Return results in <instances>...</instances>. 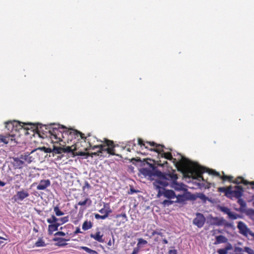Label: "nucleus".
Listing matches in <instances>:
<instances>
[{
    "label": "nucleus",
    "mask_w": 254,
    "mask_h": 254,
    "mask_svg": "<svg viewBox=\"0 0 254 254\" xmlns=\"http://www.w3.org/2000/svg\"><path fill=\"white\" fill-rule=\"evenodd\" d=\"M5 183L3 182L0 181V186L3 187L5 185Z\"/></svg>",
    "instance_id": "obj_50"
},
{
    "label": "nucleus",
    "mask_w": 254,
    "mask_h": 254,
    "mask_svg": "<svg viewBox=\"0 0 254 254\" xmlns=\"http://www.w3.org/2000/svg\"><path fill=\"white\" fill-rule=\"evenodd\" d=\"M61 225L60 223L55 224H50L48 226V233L49 234H52L53 233L57 231L58 227Z\"/></svg>",
    "instance_id": "obj_24"
},
{
    "label": "nucleus",
    "mask_w": 254,
    "mask_h": 254,
    "mask_svg": "<svg viewBox=\"0 0 254 254\" xmlns=\"http://www.w3.org/2000/svg\"><path fill=\"white\" fill-rule=\"evenodd\" d=\"M81 142L77 141L74 145L71 146L58 147L54 145L52 149V152L55 154H61L62 153H71L73 156V154L76 152L80 147L81 146Z\"/></svg>",
    "instance_id": "obj_7"
},
{
    "label": "nucleus",
    "mask_w": 254,
    "mask_h": 254,
    "mask_svg": "<svg viewBox=\"0 0 254 254\" xmlns=\"http://www.w3.org/2000/svg\"><path fill=\"white\" fill-rule=\"evenodd\" d=\"M163 186H161L159 188H155L158 189V195H163L168 199H172L176 197L175 193L172 190H166Z\"/></svg>",
    "instance_id": "obj_10"
},
{
    "label": "nucleus",
    "mask_w": 254,
    "mask_h": 254,
    "mask_svg": "<svg viewBox=\"0 0 254 254\" xmlns=\"http://www.w3.org/2000/svg\"><path fill=\"white\" fill-rule=\"evenodd\" d=\"M93 226L92 223L90 221H85L82 226V228L84 231L88 230L91 229Z\"/></svg>",
    "instance_id": "obj_29"
},
{
    "label": "nucleus",
    "mask_w": 254,
    "mask_h": 254,
    "mask_svg": "<svg viewBox=\"0 0 254 254\" xmlns=\"http://www.w3.org/2000/svg\"><path fill=\"white\" fill-rule=\"evenodd\" d=\"M105 215H107V218L108 217V215L109 214H110L112 212V210L108 207L107 209H105Z\"/></svg>",
    "instance_id": "obj_45"
},
{
    "label": "nucleus",
    "mask_w": 254,
    "mask_h": 254,
    "mask_svg": "<svg viewBox=\"0 0 254 254\" xmlns=\"http://www.w3.org/2000/svg\"><path fill=\"white\" fill-rule=\"evenodd\" d=\"M237 199H238L237 202L239 203V204L240 205V208L241 209H244L247 206L246 201L244 199L241 198V197H239V198H237Z\"/></svg>",
    "instance_id": "obj_33"
},
{
    "label": "nucleus",
    "mask_w": 254,
    "mask_h": 254,
    "mask_svg": "<svg viewBox=\"0 0 254 254\" xmlns=\"http://www.w3.org/2000/svg\"><path fill=\"white\" fill-rule=\"evenodd\" d=\"M162 230H163L161 229H160L159 231H158L157 230H153L151 233V235L150 236V238H151L152 236H155V235H158L161 238H162V243L163 244H167L168 243V241L165 238H164V239L163 238V237H164V235H163V233L161 232V231H162Z\"/></svg>",
    "instance_id": "obj_20"
},
{
    "label": "nucleus",
    "mask_w": 254,
    "mask_h": 254,
    "mask_svg": "<svg viewBox=\"0 0 254 254\" xmlns=\"http://www.w3.org/2000/svg\"><path fill=\"white\" fill-rule=\"evenodd\" d=\"M136 146V144L134 142V139L133 140H130L128 142V143L126 145L125 147H127L128 146L129 147L131 148L132 150L134 149V147Z\"/></svg>",
    "instance_id": "obj_37"
},
{
    "label": "nucleus",
    "mask_w": 254,
    "mask_h": 254,
    "mask_svg": "<svg viewBox=\"0 0 254 254\" xmlns=\"http://www.w3.org/2000/svg\"><path fill=\"white\" fill-rule=\"evenodd\" d=\"M140 251V249H139L138 247L134 248L133 249V252L131 254H137L138 252Z\"/></svg>",
    "instance_id": "obj_46"
},
{
    "label": "nucleus",
    "mask_w": 254,
    "mask_h": 254,
    "mask_svg": "<svg viewBox=\"0 0 254 254\" xmlns=\"http://www.w3.org/2000/svg\"><path fill=\"white\" fill-rule=\"evenodd\" d=\"M59 221V219H58L55 216L53 215L50 218H48L47 220V221L49 224H55L58 223V221Z\"/></svg>",
    "instance_id": "obj_34"
},
{
    "label": "nucleus",
    "mask_w": 254,
    "mask_h": 254,
    "mask_svg": "<svg viewBox=\"0 0 254 254\" xmlns=\"http://www.w3.org/2000/svg\"><path fill=\"white\" fill-rule=\"evenodd\" d=\"M146 164L149 166V168H143L141 169L140 172L145 177H156L157 179L153 182V186L155 188H159L161 184L159 182H162L164 180L165 173H162L159 171L154 164L149 163L146 161Z\"/></svg>",
    "instance_id": "obj_4"
},
{
    "label": "nucleus",
    "mask_w": 254,
    "mask_h": 254,
    "mask_svg": "<svg viewBox=\"0 0 254 254\" xmlns=\"http://www.w3.org/2000/svg\"><path fill=\"white\" fill-rule=\"evenodd\" d=\"M84 150H82L80 149V147L79 149L76 151V152L75 153L73 154V156H86V158H88V157H93V156H99L100 153L102 154L103 153H100L99 152V150L97 152H92V153H89V152H85Z\"/></svg>",
    "instance_id": "obj_14"
},
{
    "label": "nucleus",
    "mask_w": 254,
    "mask_h": 254,
    "mask_svg": "<svg viewBox=\"0 0 254 254\" xmlns=\"http://www.w3.org/2000/svg\"><path fill=\"white\" fill-rule=\"evenodd\" d=\"M49 132L52 141L55 142L62 141L66 137H67L66 140L67 142L69 139L71 140L73 138H77L78 141L79 139L78 138L79 137L80 139L83 140L84 143L87 142L89 145L88 146L81 148L82 150L87 151L90 149L99 148V152L100 153L107 152L110 155L118 156V154L115 153V147L116 145L112 140L105 139L104 144L98 145L96 144V142H102V141L98 140L95 136H91L89 133L85 136L84 133L77 130L72 128L67 129L65 127L61 126L59 125H53Z\"/></svg>",
    "instance_id": "obj_1"
},
{
    "label": "nucleus",
    "mask_w": 254,
    "mask_h": 254,
    "mask_svg": "<svg viewBox=\"0 0 254 254\" xmlns=\"http://www.w3.org/2000/svg\"><path fill=\"white\" fill-rule=\"evenodd\" d=\"M46 152H49V153L52 152V149L51 148H47Z\"/></svg>",
    "instance_id": "obj_52"
},
{
    "label": "nucleus",
    "mask_w": 254,
    "mask_h": 254,
    "mask_svg": "<svg viewBox=\"0 0 254 254\" xmlns=\"http://www.w3.org/2000/svg\"><path fill=\"white\" fill-rule=\"evenodd\" d=\"M179 163L183 168L185 176L196 179L199 181H204L202 174L204 172L220 178L221 177L220 173L215 170L202 167L197 163L193 162L186 158L181 160Z\"/></svg>",
    "instance_id": "obj_2"
},
{
    "label": "nucleus",
    "mask_w": 254,
    "mask_h": 254,
    "mask_svg": "<svg viewBox=\"0 0 254 254\" xmlns=\"http://www.w3.org/2000/svg\"><path fill=\"white\" fill-rule=\"evenodd\" d=\"M233 249L232 246L229 243L224 248L218 249L217 251L218 254H227L228 251Z\"/></svg>",
    "instance_id": "obj_25"
},
{
    "label": "nucleus",
    "mask_w": 254,
    "mask_h": 254,
    "mask_svg": "<svg viewBox=\"0 0 254 254\" xmlns=\"http://www.w3.org/2000/svg\"><path fill=\"white\" fill-rule=\"evenodd\" d=\"M244 251L248 253V254H254V251L248 247H246L244 248Z\"/></svg>",
    "instance_id": "obj_38"
},
{
    "label": "nucleus",
    "mask_w": 254,
    "mask_h": 254,
    "mask_svg": "<svg viewBox=\"0 0 254 254\" xmlns=\"http://www.w3.org/2000/svg\"><path fill=\"white\" fill-rule=\"evenodd\" d=\"M116 218L119 219L121 218L120 220H117V225L118 226L120 225L121 224H124L126 223L127 221V217L125 213H123L122 214H117L115 216Z\"/></svg>",
    "instance_id": "obj_19"
},
{
    "label": "nucleus",
    "mask_w": 254,
    "mask_h": 254,
    "mask_svg": "<svg viewBox=\"0 0 254 254\" xmlns=\"http://www.w3.org/2000/svg\"><path fill=\"white\" fill-rule=\"evenodd\" d=\"M91 203H92L91 200L88 197H86L84 200L79 201V202H78V203H77V205H80L81 206H84L87 205V206H89L91 205Z\"/></svg>",
    "instance_id": "obj_28"
},
{
    "label": "nucleus",
    "mask_w": 254,
    "mask_h": 254,
    "mask_svg": "<svg viewBox=\"0 0 254 254\" xmlns=\"http://www.w3.org/2000/svg\"><path fill=\"white\" fill-rule=\"evenodd\" d=\"M51 185L50 180H42L40 181L39 185L37 186L38 190H45Z\"/></svg>",
    "instance_id": "obj_16"
},
{
    "label": "nucleus",
    "mask_w": 254,
    "mask_h": 254,
    "mask_svg": "<svg viewBox=\"0 0 254 254\" xmlns=\"http://www.w3.org/2000/svg\"><path fill=\"white\" fill-rule=\"evenodd\" d=\"M205 220V218L202 214L200 213H196V217L193 219L192 223L198 228H200L203 226Z\"/></svg>",
    "instance_id": "obj_12"
},
{
    "label": "nucleus",
    "mask_w": 254,
    "mask_h": 254,
    "mask_svg": "<svg viewBox=\"0 0 254 254\" xmlns=\"http://www.w3.org/2000/svg\"><path fill=\"white\" fill-rule=\"evenodd\" d=\"M29 196V194L27 190L22 189L20 191H17L16 195L14 196L15 200L22 201L24 199L28 197Z\"/></svg>",
    "instance_id": "obj_15"
},
{
    "label": "nucleus",
    "mask_w": 254,
    "mask_h": 254,
    "mask_svg": "<svg viewBox=\"0 0 254 254\" xmlns=\"http://www.w3.org/2000/svg\"><path fill=\"white\" fill-rule=\"evenodd\" d=\"M12 181V178L11 177L9 178V180H8V181L9 182Z\"/></svg>",
    "instance_id": "obj_56"
},
{
    "label": "nucleus",
    "mask_w": 254,
    "mask_h": 254,
    "mask_svg": "<svg viewBox=\"0 0 254 254\" xmlns=\"http://www.w3.org/2000/svg\"><path fill=\"white\" fill-rule=\"evenodd\" d=\"M235 252H236V253L237 252L238 253H241L243 251V249L242 248H240V247H236L235 248V250H234Z\"/></svg>",
    "instance_id": "obj_47"
},
{
    "label": "nucleus",
    "mask_w": 254,
    "mask_h": 254,
    "mask_svg": "<svg viewBox=\"0 0 254 254\" xmlns=\"http://www.w3.org/2000/svg\"><path fill=\"white\" fill-rule=\"evenodd\" d=\"M35 246L37 247H42L46 246L45 242L42 239H39L35 243Z\"/></svg>",
    "instance_id": "obj_35"
},
{
    "label": "nucleus",
    "mask_w": 254,
    "mask_h": 254,
    "mask_svg": "<svg viewBox=\"0 0 254 254\" xmlns=\"http://www.w3.org/2000/svg\"><path fill=\"white\" fill-rule=\"evenodd\" d=\"M15 135L13 134H7L5 135H0V142L5 144L9 143L11 145H15L17 143Z\"/></svg>",
    "instance_id": "obj_11"
},
{
    "label": "nucleus",
    "mask_w": 254,
    "mask_h": 254,
    "mask_svg": "<svg viewBox=\"0 0 254 254\" xmlns=\"http://www.w3.org/2000/svg\"><path fill=\"white\" fill-rule=\"evenodd\" d=\"M0 239L5 240V238L0 236Z\"/></svg>",
    "instance_id": "obj_57"
},
{
    "label": "nucleus",
    "mask_w": 254,
    "mask_h": 254,
    "mask_svg": "<svg viewBox=\"0 0 254 254\" xmlns=\"http://www.w3.org/2000/svg\"><path fill=\"white\" fill-rule=\"evenodd\" d=\"M25 165L24 162L20 158H15L14 159L13 166L18 169L22 168Z\"/></svg>",
    "instance_id": "obj_23"
},
{
    "label": "nucleus",
    "mask_w": 254,
    "mask_h": 254,
    "mask_svg": "<svg viewBox=\"0 0 254 254\" xmlns=\"http://www.w3.org/2000/svg\"><path fill=\"white\" fill-rule=\"evenodd\" d=\"M133 160L139 161V159L136 160L135 158H132L131 159V161H133Z\"/></svg>",
    "instance_id": "obj_55"
},
{
    "label": "nucleus",
    "mask_w": 254,
    "mask_h": 254,
    "mask_svg": "<svg viewBox=\"0 0 254 254\" xmlns=\"http://www.w3.org/2000/svg\"><path fill=\"white\" fill-rule=\"evenodd\" d=\"M168 254H177V251L176 250H171L169 251Z\"/></svg>",
    "instance_id": "obj_48"
},
{
    "label": "nucleus",
    "mask_w": 254,
    "mask_h": 254,
    "mask_svg": "<svg viewBox=\"0 0 254 254\" xmlns=\"http://www.w3.org/2000/svg\"><path fill=\"white\" fill-rule=\"evenodd\" d=\"M108 246H112L113 244L111 240L109 241V242L107 243Z\"/></svg>",
    "instance_id": "obj_51"
},
{
    "label": "nucleus",
    "mask_w": 254,
    "mask_h": 254,
    "mask_svg": "<svg viewBox=\"0 0 254 254\" xmlns=\"http://www.w3.org/2000/svg\"><path fill=\"white\" fill-rule=\"evenodd\" d=\"M105 210L104 208H102V209H101V210H99V212L100 213H105Z\"/></svg>",
    "instance_id": "obj_54"
},
{
    "label": "nucleus",
    "mask_w": 254,
    "mask_h": 254,
    "mask_svg": "<svg viewBox=\"0 0 254 254\" xmlns=\"http://www.w3.org/2000/svg\"><path fill=\"white\" fill-rule=\"evenodd\" d=\"M227 239L226 237L223 235H219L216 237V241L214 243V245H217L221 243H225L227 242Z\"/></svg>",
    "instance_id": "obj_27"
},
{
    "label": "nucleus",
    "mask_w": 254,
    "mask_h": 254,
    "mask_svg": "<svg viewBox=\"0 0 254 254\" xmlns=\"http://www.w3.org/2000/svg\"><path fill=\"white\" fill-rule=\"evenodd\" d=\"M154 236L155 237L154 238V242L156 243H159L162 238H161L158 235H155Z\"/></svg>",
    "instance_id": "obj_43"
},
{
    "label": "nucleus",
    "mask_w": 254,
    "mask_h": 254,
    "mask_svg": "<svg viewBox=\"0 0 254 254\" xmlns=\"http://www.w3.org/2000/svg\"><path fill=\"white\" fill-rule=\"evenodd\" d=\"M91 187L90 185L89 184V183L87 181H85L84 183V185L82 187L83 191H84L86 189H90Z\"/></svg>",
    "instance_id": "obj_42"
},
{
    "label": "nucleus",
    "mask_w": 254,
    "mask_h": 254,
    "mask_svg": "<svg viewBox=\"0 0 254 254\" xmlns=\"http://www.w3.org/2000/svg\"><path fill=\"white\" fill-rule=\"evenodd\" d=\"M19 158L24 162L25 165L30 163L33 159L32 157L30 156V154L28 152L21 154Z\"/></svg>",
    "instance_id": "obj_18"
},
{
    "label": "nucleus",
    "mask_w": 254,
    "mask_h": 254,
    "mask_svg": "<svg viewBox=\"0 0 254 254\" xmlns=\"http://www.w3.org/2000/svg\"><path fill=\"white\" fill-rule=\"evenodd\" d=\"M5 127L8 130L13 132V131H19L23 128L24 123L16 121H8L5 123Z\"/></svg>",
    "instance_id": "obj_8"
},
{
    "label": "nucleus",
    "mask_w": 254,
    "mask_h": 254,
    "mask_svg": "<svg viewBox=\"0 0 254 254\" xmlns=\"http://www.w3.org/2000/svg\"><path fill=\"white\" fill-rule=\"evenodd\" d=\"M137 241V247L139 249H140L143 246L146 245L148 243L146 240L142 238H139Z\"/></svg>",
    "instance_id": "obj_30"
},
{
    "label": "nucleus",
    "mask_w": 254,
    "mask_h": 254,
    "mask_svg": "<svg viewBox=\"0 0 254 254\" xmlns=\"http://www.w3.org/2000/svg\"><path fill=\"white\" fill-rule=\"evenodd\" d=\"M251 188H252V189L254 190V187H251ZM253 204H254V202H253Z\"/></svg>",
    "instance_id": "obj_58"
},
{
    "label": "nucleus",
    "mask_w": 254,
    "mask_h": 254,
    "mask_svg": "<svg viewBox=\"0 0 254 254\" xmlns=\"http://www.w3.org/2000/svg\"><path fill=\"white\" fill-rule=\"evenodd\" d=\"M25 129H28L29 128H27V127H24V128Z\"/></svg>",
    "instance_id": "obj_60"
},
{
    "label": "nucleus",
    "mask_w": 254,
    "mask_h": 254,
    "mask_svg": "<svg viewBox=\"0 0 254 254\" xmlns=\"http://www.w3.org/2000/svg\"><path fill=\"white\" fill-rule=\"evenodd\" d=\"M80 249L85 251L86 252L90 254H98L97 252L96 251L91 250V249L87 247L82 246L80 247Z\"/></svg>",
    "instance_id": "obj_32"
},
{
    "label": "nucleus",
    "mask_w": 254,
    "mask_h": 254,
    "mask_svg": "<svg viewBox=\"0 0 254 254\" xmlns=\"http://www.w3.org/2000/svg\"><path fill=\"white\" fill-rule=\"evenodd\" d=\"M223 175L222 176H221L220 177V178L223 181H229V182H232L233 183V177L232 176H227V175H225L224 173V172H223Z\"/></svg>",
    "instance_id": "obj_31"
},
{
    "label": "nucleus",
    "mask_w": 254,
    "mask_h": 254,
    "mask_svg": "<svg viewBox=\"0 0 254 254\" xmlns=\"http://www.w3.org/2000/svg\"><path fill=\"white\" fill-rule=\"evenodd\" d=\"M81 233L80 228H78V227H77L76 229V230L74 232V235H76V234H77L78 233Z\"/></svg>",
    "instance_id": "obj_49"
},
{
    "label": "nucleus",
    "mask_w": 254,
    "mask_h": 254,
    "mask_svg": "<svg viewBox=\"0 0 254 254\" xmlns=\"http://www.w3.org/2000/svg\"><path fill=\"white\" fill-rule=\"evenodd\" d=\"M237 227L239 230V233L240 234L246 237H248L249 235L252 236L254 239V233L252 232L243 222H238Z\"/></svg>",
    "instance_id": "obj_9"
},
{
    "label": "nucleus",
    "mask_w": 254,
    "mask_h": 254,
    "mask_svg": "<svg viewBox=\"0 0 254 254\" xmlns=\"http://www.w3.org/2000/svg\"><path fill=\"white\" fill-rule=\"evenodd\" d=\"M164 178L165 180H162V182H159V183L161 184L160 186L167 187L171 184V187L176 190L183 189L182 184H180L177 182L178 177L175 171H173L170 173H165Z\"/></svg>",
    "instance_id": "obj_6"
},
{
    "label": "nucleus",
    "mask_w": 254,
    "mask_h": 254,
    "mask_svg": "<svg viewBox=\"0 0 254 254\" xmlns=\"http://www.w3.org/2000/svg\"><path fill=\"white\" fill-rule=\"evenodd\" d=\"M173 201H171V200H164L163 202H162V204L165 206H169L170 205L172 204L173 203Z\"/></svg>",
    "instance_id": "obj_39"
},
{
    "label": "nucleus",
    "mask_w": 254,
    "mask_h": 254,
    "mask_svg": "<svg viewBox=\"0 0 254 254\" xmlns=\"http://www.w3.org/2000/svg\"><path fill=\"white\" fill-rule=\"evenodd\" d=\"M54 211L55 212V214L57 216H62L64 214V213L63 212H62V211H61L59 206H58L54 207Z\"/></svg>",
    "instance_id": "obj_36"
},
{
    "label": "nucleus",
    "mask_w": 254,
    "mask_h": 254,
    "mask_svg": "<svg viewBox=\"0 0 254 254\" xmlns=\"http://www.w3.org/2000/svg\"><path fill=\"white\" fill-rule=\"evenodd\" d=\"M95 217L97 219H105L107 218V215H100L99 214H95Z\"/></svg>",
    "instance_id": "obj_41"
},
{
    "label": "nucleus",
    "mask_w": 254,
    "mask_h": 254,
    "mask_svg": "<svg viewBox=\"0 0 254 254\" xmlns=\"http://www.w3.org/2000/svg\"><path fill=\"white\" fill-rule=\"evenodd\" d=\"M26 125H29V126H32V125H32V124H26Z\"/></svg>",
    "instance_id": "obj_59"
},
{
    "label": "nucleus",
    "mask_w": 254,
    "mask_h": 254,
    "mask_svg": "<svg viewBox=\"0 0 254 254\" xmlns=\"http://www.w3.org/2000/svg\"><path fill=\"white\" fill-rule=\"evenodd\" d=\"M218 191L224 193L225 195L231 199L233 197L239 198L241 197L244 193V189L242 186H236L233 187L230 186L228 187H220L218 188Z\"/></svg>",
    "instance_id": "obj_5"
},
{
    "label": "nucleus",
    "mask_w": 254,
    "mask_h": 254,
    "mask_svg": "<svg viewBox=\"0 0 254 254\" xmlns=\"http://www.w3.org/2000/svg\"><path fill=\"white\" fill-rule=\"evenodd\" d=\"M137 141L138 144L141 148L144 147L150 151H155L158 153V155L161 158H165L169 160H176V159L172 157L171 153L164 152L165 146L163 145L157 144L154 141L145 142L140 138H138Z\"/></svg>",
    "instance_id": "obj_3"
},
{
    "label": "nucleus",
    "mask_w": 254,
    "mask_h": 254,
    "mask_svg": "<svg viewBox=\"0 0 254 254\" xmlns=\"http://www.w3.org/2000/svg\"><path fill=\"white\" fill-rule=\"evenodd\" d=\"M226 221L223 218L215 217L213 219V224L216 226L226 225Z\"/></svg>",
    "instance_id": "obj_26"
},
{
    "label": "nucleus",
    "mask_w": 254,
    "mask_h": 254,
    "mask_svg": "<svg viewBox=\"0 0 254 254\" xmlns=\"http://www.w3.org/2000/svg\"><path fill=\"white\" fill-rule=\"evenodd\" d=\"M65 235V234L62 231H59L55 234V236H64Z\"/></svg>",
    "instance_id": "obj_44"
},
{
    "label": "nucleus",
    "mask_w": 254,
    "mask_h": 254,
    "mask_svg": "<svg viewBox=\"0 0 254 254\" xmlns=\"http://www.w3.org/2000/svg\"><path fill=\"white\" fill-rule=\"evenodd\" d=\"M220 210L223 213L227 214L229 219L232 220H236L240 217V216L234 212L231 211L230 209L225 206H221L220 208Z\"/></svg>",
    "instance_id": "obj_13"
},
{
    "label": "nucleus",
    "mask_w": 254,
    "mask_h": 254,
    "mask_svg": "<svg viewBox=\"0 0 254 254\" xmlns=\"http://www.w3.org/2000/svg\"><path fill=\"white\" fill-rule=\"evenodd\" d=\"M233 183L236 184H243L245 185H250L252 187H254V181L249 182L247 180H245L242 177H237L234 181H233Z\"/></svg>",
    "instance_id": "obj_17"
},
{
    "label": "nucleus",
    "mask_w": 254,
    "mask_h": 254,
    "mask_svg": "<svg viewBox=\"0 0 254 254\" xmlns=\"http://www.w3.org/2000/svg\"><path fill=\"white\" fill-rule=\"evenodd\" d=\"M103 235L101 234V232L100 231L97 232L95 234H91L90 237L91 238L94 239L96 241L100 242L103 243L104 240L103 239Z\"/></svg>",
    "instance_id": "obj_21"
},
{
    "label": "nucleus",
    "mask_w": 254,
    "mask_h": 254,
    "mask_svg": "<svg viewBox=\"0 0 254 254\" xmlns=\"http://www.w3.org/2000/svg\"><path fill=\"white\" fill-rule=\"evenodd\" d=\"M54 241L57 242V243L56 244V245L60 247H64L67 245L66 243H65V242L67 241H68V239H65L64 238H58L55 237L53 239Z\"/></svg>",
    "instance_id": "obj_22"
},
{
    "label": "nucleus",
    "mask_w": 254,
    "mask_h": 254,
    "mask_svg": "<svg viewBox=\"0 0 254 254\" xmlns=\"http://www.w3.org/2000/svg\"><path fill=\"white\" fill-rule=\"evenodd\" d=\"M127 149V150L128 152H130L131 150H132L131 148L127 146V147H125Z\"/></svg>",
    "instance_id": "obj_53"
},
{
    "label": "nucleus",
    "mask_w": 254,
    "mask_h": 254,
    "mask_svg": "<svg viewBox=\"0 0 254 254\" xmlns=\"http://www.w3.org/2000/svg\"><path fill=\"white\" fill-rule=\"evenodd\" d=\"M59 220L61 222L60 223L61 225L67 222L68 221V218L67 216L62 217L60 219H59Z\"/></svg>",
    "instance_id": "obj_40"
}]
</instances>
